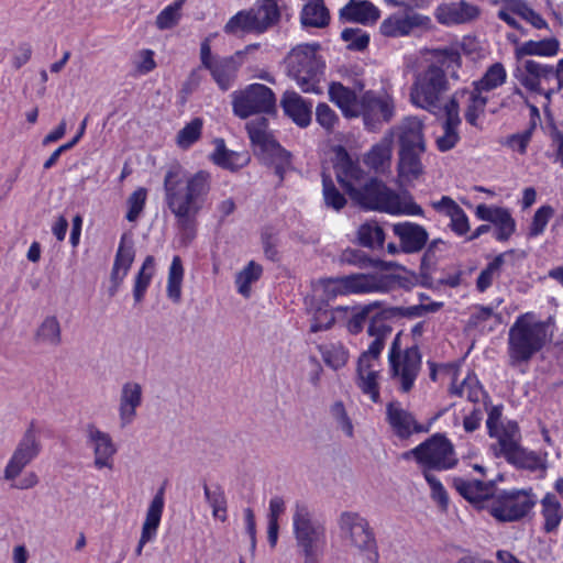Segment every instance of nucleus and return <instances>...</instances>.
<instances>
[{
    "mask_svg": "<svg viewBox=\"0 0 563 563\" xmlns=\"http://www.w3.org/2000/svg\"><path fill=\"white\" fill-rule=\"evenodd\" d=\"M336 179L351 200L367 210L390 214L423 216V209L410 194L400 196L377 178H367L360 164L352 159L343 146L335 150Z\"/></svg>",
    "mask_w": 563,
    "mask_h": 563,
    "instance_id": "f257e3e1",
    "label": "nucleus"
},
{
    "mask_svg": "<svg viewBox=\"0 0 563 563\" xmlns=\"http://www.w3.org/2000/svg\"><path fill=\"white\" fill-rule=\"evenodd\" d=\"M183 167L170 165L164 177V200L175 218V228L181 245H189L197 236L198 216L211 190V175L207 170L186 177Z\"/></svg>",
    "mask_w": 563,
    "mask_h": 563,
    "instance_id": "f03ea898",
    "label": "nucleus"
},
{
    "mask_svg": "<svg viewBox=\"0 0 563 563\" xmlns=\"http://www.w3.org/2000/svg\"><path fill=\"white\" fill-rule=\"evenodd\" d=\"M431 56L433 62L415 77L410 100L416 107L439 117L444 111L443 96L450 89L445 70L452 79L459 80L457 70L462 66V56L455 46L434 48L431 51Z\"/></svg>",
    "mask_w": 563,
    "mask_h": 563,
    "instance_id": "7ed1b4c3",
    "label": "nucleus"
},
{
    "mask_svg": "<svg viewBox=\"0 0 563 563\" xmlns=\"http://www.w3.org/2000/svg\"><path fill=\"white\" fill-rule=\"evenodd\" d=\"M552 319L537 320L533 312L518 316L508 330L507 355L511 367L528 364L552 340Z\"/></svg>",
    "mask_w": 563,
    "mask_h": 563,
    "instance_id": "20e7f679",
    "label": "nucleus"
},
{
    "mask_svg": "<svg viewBox=\"0 0 563 563\" xmlns=\"http://www.w3.org/2000/svg\"><path fill=\"white\" fill-rule=\"evenodd\" d=\"M503 406H493L488 410L486 428L490 438L497 439L493 446L496 456H503L505 460L519 468L534 471L540 465L539 456L533 452H528L520 444L521 433L516 421L508 420L504 422Z\"/></svg>",
    "mask_w": 563,
    "mask_h": 563,
    "instance_id": "39448f33",
    "label": "nucleus"
},
{
    "mask_svg": "<svg viewBox=\"0 0 563 563\" xmlns=\"http://www.w3.org/2000/svg\"><path fill=\"white\" fill-rule=\"evenodd\" d=\"M292 528L296 544L303 556V563H320L327 544L325 527L313 520L307 505L296 503Z\"/></svg>",
    "mask_w": 563,
    "mask_h": 563,
    "instance_id": "423d86ee",
    "label": "nucleus"
},
{
    "mask_svg": "<svg viewBox=\"0 0 563 563\" xmlns=\"http://www.w3.org/2000/svg\"><path fill=\"white\" fill-rule=\"evenodd\" d=\"M318 44H302L295 47L286 63L291 76L303 92H320L319 84L323 74V63L317 56Z\"/></svg>",
    "mask_w": 563,
    "mask_h": 563,
    "instance_id": "0eeeda50",
    "label": "nucleus"
},
{
    "mask_svg": "<svg viewBox=\"0 0 563 563\" xmlns=\"http://www.w3.org/2000/svg\"><path fill=\"white\" fill-rule=\"evenodd\" d=\"M338 525L341 534L365 556L366 563L379 562L377 540L366 518L355 511H343Z\"/></svg>",
    "mask_w": 563,
    "mask_h": 563,
    "instance_id": "6e6552de",
    "label": "nucleus"
},
{
    "mask_svg": "<svg viewBox=\"0 0 563 563\" xmlns=\"http://www.w3.org/2000/svg\"><path fill=\"white\" fill-rule=\"evenodd\" d=\"M244 55L245 51H236L230 56L213 55L210 40L205 38L200 44V67L209 71L220 90L228 91L236 82Z\"/></svg>",
    "mask_w": 563,
    "mask_h": 563,
    "instance_id": "1a4fd4ad",
    "label": "nucleus"
},
{
    "mask_svg": "<svg viewBox=\"0 0 563 563\" xmlns=\"http://www.w3.org/2000/svg\"><path fill=\"white\" fill-rule=\"evenodd\" d=\"M536 505L537 496L531 488L510 489L494 495L487 509L498 522H515L527 517Z\"/></svg>",
    "mask_w": 563,
    "mask_h": 563,
    "instance_id": "9d476101",
    "label": "nucleus"
},
{
    "mask_svg": "<svg viewBox=\"0 0 563 563\" xmlns=\"http://www.w3.org/2000/svg\"><path fill=\"white\" fill-rule=\"evenodd\" d=\"M412 455L423 471L430 470L446 471L453 468L457 459L454 448L445 435L437 433L405 453V456Z\"/></svg>",
    "mask_w": 563,
    "mask_h": 563,
    "instance_id": "9b49d317",
    "label": "nucleus"
},
{
    "mask_svg": "<svg viewBox=\"0 0 563 563\" xmlns=\"http://www.w3.org/2000/svg\"><path fill=\"white\" fill-rule=\"evenodd\" d=\"M42 449L41 429L35 420H31L3 470V478L9 482L15 481L23 470L37 459Z\"/></svg>",
    "mask_w": 563,
    "mask_h": 563,
    "instance_id": "f8f14e48",
    "label": "nucleus"
},
{
    "mask_svg": "<svg viewBox=\"0 0 563 563\" xmlns=\"http://www.w3.org/2000/svg\"><path fill=\"white\" fill-rule=\"evenodd\" d=\"M231 97L233 113L240 119L276 110V96L263 84H251L244 89L235 90Z\"/></svg>",
    "mask_w": 563,
    "mask_h": 563,
    "instance_id": "ddd939ff",
    "label": "nucleus"
},
{
    "mask_svg": "<svg viewBox=\"0 0 563 563\" xmlns=\"http://www.w3.org/2000/svg\"><path fill=\"white\" fill-rule=\"evenodd\" d=\"M389 376L398 390L408 394L412 390L415 382L421 371L422 355L417 345L404 350L401 356L389 357Z\"/></svg>",
    "mask_w": 563,
    "mask_h": 563,
    "instance_id": "4468645a",
    "label": "nucleus"
},
{
    "mask_svg": "<svg viewBox=\"0 0 563 563\" xmlns=\"http://www.w3.org/2000/svg\"><path fill=\"white\" fill-rule=\"evenodd\" d=\"M357 117H362L367 130L375 131L383 122H389L394 117L395 104L387 93L365 91L360 98Z\"/></svg>",
    "mask_w": 563,
    "mask_h": 563,
    "instance_id": "2eb2a0df",
    "label": "nucleus"
},
{
    "mask_svg": "<svg viewBox=\"0 0 563 563\" xmlns=\"http://www.w3.org/2000/svg\"><path fill=\"white\" fill-rule=\"evenodd\" d=\"M86 445L93 453V466L97 470L113 467V457L117 454V445L112 437L102 431L96 423L89 422L84 428Z\"/></svg>",
    "mask_w": 563,
    "mask_h": 563,
    "instance_id": "dca6fc26",
    "label": "nucleus"
},
{
    "mask_svg": "<svg viewBox=\"0 0 563 563\" xmlns=\"http://www.w3.org/2000/svg\"><path fill=\"white\" fill-rule=\"evenodd\" d=\"M386 420L399 439H408L413 433L429 431V428L417 422L415 416L406 410L399 401H391L387 405Z\"/></svg>",
    "mask_w": 563,
    "mask_h": 563,
    "instance_id": "f3484780",
    "label": "nucleus"
},
{
    "mask_svg": "<svg viewBox=\"0 0 563 563\" xmlns=\"http://www.w3.org/2000/svg\"><path fill=\"white\" fill-rule=\"evenodd\" d=\"M475 216L496 227L494 238L499 242L508 241L516 231V221L506 208L481 203L476 207Z\"/></svg>",
    "mask_w": 563,
    "mask_h": 563,
    "instance_id": "a211bd4d",
    "label": "nucleus"
},
{
    "mask_svg": "<svg viewBox=\"0 0 563 563\" xmlns=\"http://www.w3.org/2000/svg\"><path fill=\"white\" fill-rule=\"evenodd\" d=\"M555 74L554 66L528 59L515 70L514 76L527 90L541 93V84L550 82Z\"/></svg>",
    "mask_w": 563,
    "mask_h": 563,
    "instance_id": "6ab92c4d",
    "label": "nucleus"
},
{
    "mask_svg": "<svg viewBox=\"0 0 563 563\" xmlns=\"http://www.w3.org/2000/svg\"><path fill=\"white\" fill-rule=\"evenodd\" d=\"M464 98H466V108L464 112L466 122L474 128L481 129L479 118L485 112V108L488 102L487 96L474 87L472 89L461 88L455 90L448 102H452L453 100L455 101L459 115L460 101H462Z\"/></svg>",
    "mask_w": 563,
    "mask_h": 563,
    "instance_id": "aec40b11",
    "label": "nucleus"
},
{
    "mask_svg": "<svg viewBox=\"0 0 563 563\" xmlns=\"http://www.w3.org/2000/svg\"><path fill=\"white\" fill-rule=\"evenodd\" d=\"M343 287L349 294L388 292L394 282L387 276L351 274L343 276Z\"/></svg>",
    "mask_w": 563,
    "mask_h": 563,
    "instance_id": "412c9836",
    "label": "nucleus"
},
{
    "mask_svg": "<svg viewBox=\"0 0 563 563\" xmlns=\"http://www.w3.org/2000/svg\"><path fill=\"white\" fill-rule=\"evenodd\" d=\"M143 401V389L136 382H125L119 397V420L120 427L130 426L136 418V410Z\"/></svg>",
    "mask_w": 563,
    "mask_h": 563,
    "instance_id": "4be33fe9",
    "label": "nucleus"
},
{
    "mask_svg": "<svg viewBox=\"0 0 563 563\" xmlns=\"http://www.w3.org/2000/svg\"><path fill=\"white\" fill-rule=\"evenodd\" d=\"M430 206L438 213L450 219L449 228L457 236H464L470 232L471 227L467 214L450 196H442L440 200L431 201Z\"/></svg>",
    "mask_w": 563,
    "mask_h": 563,
    "instance_id": "5701e85b",
    "label": "nucleus"
},
{
    "mask_svg": "<svg viewBox=\"0 0 563 563\" xmlns=\"http://www.w3.org/2000/svg\"><path fill=\"white\" fill-rule=\"evenodd\" d=\"M164 503V487H162L158 489L147 508L146 517L142 526L141 538L135 549L136 556L142 554L144 545L156 536V531L162 519Z\"/></svg>",
    "mask_w": 563,
    "mask_h": 563,
    "instance_id": "b1692460",
    "label": "nucleus"
},
{
    "mask_svg": "<svg viewBox=\"0 0 563 563\" xmlns=\"http://www.w3.org/2000/svg\"><path fill=\"white\" fill-rule=\"evenodd\" d=\"M393 231L400 241L401 251L407 254L420 252L429 236L422 225L412 222L396 223Z\"/></svg>",
    "mask_w": 563,
    "mask_h": 563,
    "instance_id": "393cba45",
    "label": "nucleus"
},
{
    "mask_svg": "<svg viewBox=\"0 0 563 563\" xmlns=\"http://www.w3.org/2000/svg\"><path fill=\"white\" fill-rule=\"evenodd\" d=\"M399 150L426 152L423 123L418 118L409 117L396 128Z\"/></svg>",
    "mask_w": 563,
    "mask_h": 563,
    "instance_id": "a878e982",
    "label": "nucleus"
},
{
    "mask_svg": "<svg viewBox=\"0 0 563 563\" xmlns=\"http://www.w3.org/2000/svg\"><path fill=\"white\" fill-rule=\"evenodd\" d=\"M280 106L285 114L298 126L307 128L311 123L312 103L305 100L295 91H286L283 95Z\"/></svg>",
    "mask_w": 563,
    "mask_h": 563,
    "instance_id": "bb28decb",
    "label": "nucleus"
},
{
    "mask_svg": "<svg viewBox=\"0 0 563 563\" xmlns=\"http://www.w3.org/2000/svg\"><path fill=\"white\" fill-rule=\"evenodd\" d=\"M379 16L380 12L378 8L367 0H350L340 10L341 20L363 25L376 23Z\"/></svg>",
    "mask_w": 563,
    "mask_h": 563,
    "instance_id": "cd10ccee",
    "label": "nucleus"
},
{
    "mask_svg": "<svg viewBox=\"0 0 563 563\" xmlns=\"http://www.w3.org/2000/svg\"><path fill=\"white\" fill-rule=\"evenodd\" d=\"M245 128L252 144L260 151L262 156L271 151L280 153V145L268 132V120L266 118H255L249 121Z\"/></svg>",
    "mask_w": 563,
    "mask_h": 563,
    "instance_id": "c85d7f7f",
    "label": "nucleus"
},
{
    "mask_svg": "<svg viewBox=\"0 0 563 563\" xmlns=\"http://www.w3.org/2000/svg\"><path fill=\"white\" fill-rule=\"evenodd\" d=\"M445 117L443 121V135L438 137L437 145L441 152H446L453 148L460 140L457 128L461 124V117L457 114V107L455 101L445 102L444 111Z\"/></svg>",
    "mask_w": 563,
    "mask_h": 563,
    "instance_id": "c756f323",
    "label": "nucleus"
},
{
    "mask_svg": "<svg viewBox=\"0 0 563 563\" xmlns=\"http://www.w3.org/2000/svg\"><path fill=\"white\" fill-rule=\"evenodd\" d=\"M424 19L420 14H394L382 22L379 31L387 37L405 36L415 27L421 26Z\"/></svg>",
    "mask_w": 563,
    "mask_h": 563,
    "instance_id": "7c9ffc66",
    "label": "nucleus"
},
{
    "mask_svg": "<svg viewBox=\"0 0 563 563\" xmlns=\"http://www.w3.org/2000/svg\"><path fill=\"white\" fill-rule=\"evenodd\" d=\"M478 14L479 11L476 5L460 1L439 7L435 16L441 24L452 25L468 22Z\"/></svg>",
    "mask_w": 563,
    "mask_h": 563,
    "instance_id": "2f4dec72",
    "label": "nucleus"
},
{
    "mask_svg": "<svg viewBox=\"0 0 563 563\" xmlns=\"http://www.w3.org/2000/svg\"><path fill=\"white\" fill-rule=\"evenodd\" d=\"M453 486L461 496L471 503L492 499L494 496V483L482 482L478 479H464L462 477L453 478Z\"/></svg>",
    "mask_w": 563,
    "mask_h": 563,
    "instance_id": "473e14b6",
    "label": "nucleus"
},
{
    "mask_svg": "<svg viewBox=\"0 0 563 563\" xmlns=\"http://www.w3.org/2000/svg\"><path fill=\"white\" fill-rule=\"evenodd\" d=\"M255 33H264L277 24L280 11L276 0H261L251 10Z\"/></svg>",
    "mask_w": 563,
    "mask_h": 563,
    "instance_id": "72a5a7b5",
    "label": "nucleus"
},
{
    "mask_svg": "<svg viewBox=\"0 0 563 563\" xmlns=\"http://www.w3.org/2000/svg\"><path fill=\"white\" fill-rule=\"evenodd\" d=\"M424 152L399 150L397 172L402 183H411L423 174L421 156Z\"/></svg>",
    "mask_w": 563,
    "mask_h": 563,
    "instance_id": "f704fd0d",
    "label": "nucleus"
},
{
    "mask_svg": "<svg viewBox=\"0 0 563 563\" xmlns=\"http://www.w3.org/2000/svg\"><path fill=\"white\" fill-rule=\"evenodd\" d=\"M329 97L340 108L345 118H357L360 99L354 90L341 82H332L329 87Z\"/></svg>",
    "mask_w": 563,
    "mask_h": 563,
    "instance_id": "c9c22d12",
    "label": "nucleus"
},
{
    "mask_svg": "<svg viewBox=\"0 0 563 563\" xmlns=\"http://www.w3.org/2000/svg\"><path fill=\"white\" fill-rule=\"evenodd\" d=\"M391 139L384 137L364 155V163L376 173H385L391 165Z\"/></svg>",
    "mask_w": 563,
    "mask_h": 563,
    "instance_id": "e433bc0d",
    "label": "nucleus"
},
{
    "mask_svg": "<svg viewBox=\"0 0 563 563\" xmlns=\"http://www.w3.org/2000/svg\"><path fill=\"white\" fill-rule=\"evenodd\" d=\"M357 387L364 395H367L373 402H378L380 399L378 376L379 371L376 369L375 364H362L357 362Z\"/></svg>",
    "mask_w": 563,
    "mask_h": 563,
    "instance_id": "4c0bfd02",
    "label": "nucleus"
},
{
    "mask_svg": "<svg viewBox=\"0 0 563 563\" xmlns=\"http://www.w3.org/2000/svg\"><path fill=\"white\" fill-rule=\"evenodd\" d=\"M543 518V530L547 533L555 532L563 520V507L556 496L547 493L540 501Z\"/></svg>",
    "mask_w": 563,
    "mask_h": 563,
    "instance_id": "58836bf2",
    "label": "nucleus"
},
{
    "mask_svg": "<svg viewBox=\"0 0 563 563\" xmlns=\"http://www.w3.org/2000/svg\"><path fill=\"white\" fill-rule=\"evenodd\" d=\"M560 43L555 37L544 38L541 41H527L515 49V56L517 59H521L525 56H545L551 57L558 54Z\"/></svg>",
    "mask_w": 563,
    "mask_h": 563,
    "instance_id": "ea45409f",
    "label": "nucleus"
},
{
    "mask_svg": "<svg viewBox=\"0 0 563 563\" xmlns=\"http://www.w3.org/2000/svg\"><path fill=\"white\" fill-rule=\"evenodd\" d=\"M303 26L322 29L330 22V13L323 0H308L300 13Z\"/></svg>",
    "mask_w": 563,
    "mask_h": 563,
    "instance_id": "a19ab883",
    "label": "nucleus"
},
{
    "mask_svg": "<svg viewBox=\"0 0 563 563\" xmlns=\"http://www.w3.org/2000/svg\"><path fill=\"white\" fill-rule=\"evenodd\" d=\"M506 68L501 63H495L486 69L478 80L472 82V87L483 93H486L503 86L506 82Z\"/></svg>",
    "mask_w": 563,
    "mask_h": 563,
    "instance_id": "79ce46f5",
    "label": "nucleus"
},
{
    "mask_svg": "<svg viewBox=\"0 0 563 563\" xmlns=\"http://www.w3.org/2000/svg\"><path fill=\"white\" fill-rule=\"evenodd\" d=\"M340 263L353 265L358 268H367L374 267L379 269H390L394 265L393 263H387L382 260H375L368 257L363 251L355 249H346L340 255Z\"/></svg>",
    "mask_w": 563,
    "mask_h": 563,
    "instance_id": "37998d69",
    "label": "nucleus"
},
{
    "mask_svg": "<svg viewBox=\"0 0 563 563\" xmlns=\"http://www.w3.org/2000/svg\"><path fill=\"white\" fill-rule=\"evenodd\" d=\"M450 391L452 395L465 397L468 401L474 404L488 398V395L483 389L477 377L472 374H468L460 385H453Z\"/></svg>",
    "mask_w": 563,
    "mask_h": 563,
    "instance_id": "c03bdc74",
    "label": "nucleus"
},
{
    "mask_svg": "<svg viewBox=\"0 0 563 563\" xmlns=\"http://www.w3.org/2000/svg\"><path fill=\"white\" fill-rule=\"evenodd\" d=\"M154 273L155 258L152 255H147L134 279L133 298L136 303L141 302L144 299V296L152 282Z\"/></svg>",
    "mask_w": 563,
    "mask_h": 563,
    "instance_id": "a18cd8bd",
    "label": "nucleus"
},
{
    "mask_svg": "<svg viewBox=\"0 0 563 563\" xmlns=\"http://www.w3.org/2000/svg\"><path fill=\"white\" fill-rule=\"evenodd\" d=\"M205 498L212 508V516L224 522L228 519V504L223 488L220 485L213 487L203 485Z\"/></svg>",
    "mask_w": 563,
    "mask_h": 563,
    "instance_id": "49530a36",
    "label": "nucleus"
},
{
    "mask_svg": "<svg viewBox=\"0 0 563 563\" xmlns=\"http://www.w3.org/2000/svg\"><path fill=\"white\" fill-rule=\"evenodd\" d=\"M323 362L334 371L345 366L349 360V352L340 342L328 343L318 346Z\"/></svg>",
    "mask_w": 563,
    "mask_h": 563,
    "instance_id": "de8ad7c7",
    "label": "nucleus"
},
{
    "mask_svg": "<svg viewBox=\"0 0 563 563\" xmlns=\"http://www.w3.org/2000/svg\"><path fill=\"white\" fill-rule=\"evenodd\" d=\"M263 274V267L255 261H251L247 265L236 274L235 285L239 294L249 298L251 296V285L257 282Z\"/></svg>",
    "mask_w": 563,
    "mask_h": 563,
    "instance_id": "09e8293b",
    "label": "nucleus"
},
{
    "mask_svg": "<svg viewBox=\"0 0 563 563\" xmlns=\"http://www.w3.org/2000/svg\"><path fill=\"white\" fill-rule=\"evenodd\" d=\"M37 341L51 346H58L62 342V329L55 316H47L36 330Z\"/></svg>",
    "mask_w": 563,
    "mask_h": 563,
    "instance_id": "8fccbe9b",
    "label": "nucleus"
},
{
    "mask_svg": "<svg viewBox=\"0 0 563 563\" xmlns=\"http://www.w3.org/2000/svg\"><path fill=\"white\" fill-rule=\"evenodd\" d=\"M358 243L364 247H383L385 233L377 222H366L357 230Z\"/></svg>",
    "mask_w": 563,
    "mask_h": 563,
    "instance_id": "3c124183",
    "label": "nucleus"
},
{
    "mask_svg": "<svg viewBox=\"0 0 563 563\" xmlns=\"http://www.w3.org/2000/svg\"><path fill=\"white\" fill-rule=\"evenodd\" d=\"M184 277V267L179 256H174L168 272L167 296L174 302L181 299V283Z\"/></svg>",
    "mask_w": 563,
    "mask_h": 563,
    "instance_id": "603ef678",
    "label": "nucleus"
},
{
    "mask_svg": "<svg viewBox=\"0 0 563 563\" xmlns=\"http://www.w3.org/2000/svg\"><path fill=\"white\" fill-rule=\"evenodd\" d=\"M202 128L203 120L201 118H194L177 133V146L183 150H188L201 137Z\"/></svg>",
    "mask_w": 563,
    "mask_h": 563,
    "instance_id": "864d4df0",
    "label": "nucleus"
},
{
    "mask_svg": "<svg viewBox=\"0 0 563 563\" xmlns=\"http://www.w3.org/2000/svg\"><path fill=\"white\" fill-rule=\"evenodd\" d=\"M186 0H176L164 8L156 16L155 24L158 30H169L176 26L181 18V9Z\"/></svg>",
    "mask_w": 563,
    "mask_h": 563,
    "instance_id": "5fc2aeb1",
    "label": "nucleus"
},
{
    "mask_svg": "<svg viewBox=\"0 0 563 563\" xmlns=\"http://www.w3.org/2000/svg\"><path fill=\"white\" fill-rule=\"evenodd\" d=\"M322 194L324 205L335 211H340L346 205V198L335 187L330 176L322 175Z\"/></svg>",
    "mask_w": 563,
    "mask_h": 563,
    "instance_id": "6e6d98bb",
    "label": "nucleus"
},
{
    "mask_svg": "<svg viewBox=\"0 0 563 563\" xmlns=\"http://www.w3.org/2000/svg\"><path fill=\"white\" fill-rule=\"evenodd\" d=\"M378 308H380L379 301H374V302H371L363 307L353 308L352 314H351L350 319L347 320V324H346L349 332L352 334L360 333L363 330L366 321L368 320L369 313L374 309H378Z\"/></svg>",
    "mask_w": 563,
    "mask_h": 563,
    "instance_id": "4d7b16f0",
    "label": "nucleus"
},
{
    "mask_svg": "<svg viewBox=\"0 0 563 563\" xmlns=\"http://www.w3.org/2000/svg\"><path fill=\"white\" fill-rule=\"evenodd\" d=\"M251 11H240L229 19L223 27L227 34L235 35L238 33H255V26L252 22Z\"/></svg>",
    "mask_w": 563,
    "mask_h": 563,
    "instance_id": "13d9d810",
    "label": "nucleus"
},
{
    "mask_svg": "<svg viewBox=\"0 0 563 563\" xmlns=\"http://www.w3.org/2000/svg\"><path fill=\"white\" fill-rule=\"evenodd\" d=\"M135 257L133 241L123 234L114 257L113 266L121 268L124 272L130 271Z\"/></svg>",
    "mask_w": 563,
    "mask_h": 563,
    "instance_id": "bf43d9fd",
    "label": "nucleus"
},
{
    "mask_svg": "<svg viewBox=\"0 0 563 563\" xmlns=\"http://www.w3.org/2000/svg\"><path fill=\"white\" fill-rule=\"evenodd\" d=\"M147 198V190L143 187L134 190L128 198V212L125 218L129 222H135L144 210Z\"/></svg>",
    "mask_w": 563,
    "mask_h": 563,
    "instance_id": "052dcab7",
    "label": "nucleus"
},
{
    "mask_svg": "<svg viewBox=\"0 0 563 563\" xmlns=\"http://www.w3.org/2000/svg\"><path fill=\"white\" fill-rule=\"evenodd\" d=\"M341 38L347 43L351 51H364L369 43V35L358 27H346L341 32Z\"/></svg>",
    "mask_w": 563,
    "mask_h": 563,
    "instance_id": "680f3d73",
    "label": "nucleus"
},
{
    "mask_svg": "<svg viewBox=\"0 0 563 563\" xmlns=\"http://www.w3.org/2000/svg\"><path fill=\"white\" fill-rule=\"evenodd\" d=\"M553 214L554 209L549 205L541 206L539 209H537L529 227L528 236L536 238L541 235Z\"/></svg>",
    "mask_w": 563,
    "mask_h": 563,
    "instance_id": "e2e57ef3",
    "label": "nucleus"
},
{
    "mask_svg": "<svg viewBox=\"0 0 563 563\" xmlns=\"http://www.w3.org/2000/svg\"><path fill=\"white\" fill-rule=\"evenodd\" d=\"M263 159L274 167L275 174L278 176L279 181H283L286 168L290 165V154L280 146V153L271 151L264 154Z\"/></svg>",
    "mask_w": 563,
    "mask_h": 563,
    "instance_id": "0e129e2a",
    "label": "nucleus"
},
{
    "mask_svg": "<svg viewBox=\"0 0 563 563\" xmlns=\"http://www.w3.org/2000/svg\"><path fill=\"white\" fill-rule=\"evenodd\" d=\"M330 413L338 423V427L349 438H352L354 435V427L351 419L347 416L343 401L338 400L333 402L332 406L330 407Z\"/></svg>",
    "mask_w": 563,
    "mask_h": 563,
    "instance_id": "69168bd1",
    "label": "nucleus"
},
{
    "mask_svg": "<svg viewBox=\"0 0 563 563\" xmlns=\"http://www.w3.org/2000/svg\"><path fill=\"white\" fill-rule=\"evenodd\" d=\"M334 312L328 308L319 307L313 313L310 331L316 333L328 330L334 324Z\"/></svg>",
    "mask_w": 563,
    "mask_h": 563,
    "instance_id": "338daca9",
    "label": "nucleus"
},
{
    "mask_svg": "<svg viewBox=\"0 0 563 563\" xmlns=\"http://www.w3.org/2000/svg\"><path fill=\"white\" fill-rule=\"evenodd\" d=\"M316 120L328 132H332L339 122V117L327 103H319L316 109Z\"/></svg>",
    "mask_w": 563,
    "mask_h": 563,
    "instance_id": "774afa93",
    "label": "nucleus"
}]
</instances>
